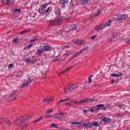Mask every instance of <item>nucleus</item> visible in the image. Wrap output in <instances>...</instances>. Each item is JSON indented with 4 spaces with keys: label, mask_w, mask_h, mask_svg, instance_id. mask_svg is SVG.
<instances>
[{
    "label": "nucleus",
    "mask_w": 130,
    "mask_h": 130,
    "mask_svg": "<svg viewBox=\"0 0 130 130\" xmlns=\"http://www.w3.org/2000/svg\"><path fill=\"white\" fill-rule=\"evenodd\" d=\"M24 122L23 117H21L17 119L14 123L15 125H19L22 124L24 123Z\"/></svg>",
    "instance_id": "nucleus-1"
},
{
    "label": "nucleus",
    "mask_w": 130,
    "mask_h": 130,
    "mask_svg": "<svg viewBox=\"0 0 130 130\" xmlns=\"http://www.w3.org/2000/svg\"><path fill=\"white\" fill-rule=\"evenodd\" d=\"M37 51L36 54L38 55V56H40L41 54L44 52L42 46H40L39 48L37 49Z\"/></svg>",
    "instance_id": "nucleus-2"
},
{
    "label": "nucleus",
    "mask_w": 130,
    "mask_h": 130,
    "mask_svg": "<svg viewBox=\"0 0 130 130\" xmlns=\"http://www.w3.org/2000/svg\"><path fill=\"white\" fill-rule=\"evenodd\" d=\"M93 101V100L90 98H87L83 99L79 102V103H86L92 102Z\"/></svg>",
    "instance_id": "nucleus-3"
},
{
    "label": "nucleus",
    "mask_w": 130,
    "mask_h": 130,
    "mask_svg": "<svg viewBox=\"0 0 130 130\" xmlns=\"http://www.w3.org/2000/svg\"><path fill=\"white\" fill-rule=\"evenodd\" d=\"M78 86V85L76 86V85H71L70 86V87L68 88V90H69V91L70 92L71 91L74 90Z\"/></svg>",
    "instance_id": "nucleus-4"
},
{
    "label": "nucleus",
    "mask_w": 130,
    "mask_h": 130,
    "mask_svg": "<svg viewBox=\"0 0 130 130\" xmlns=\"http://www.w3.org/2000/svg\"><path fill=\"white\" fill-rule=\"evenodd\" d=\"M118 19L119 20H123L126 19L127 18V16L125 14H118Z\"/></svg>",
    "instance_id": "nucleus-5"
},
{
    "label": "nucleus",
    "mask_w": 130,
    "mask_h": 130,
    "mask_svg": "<svg viewBox=\"0 0 130 130\" xmlns=\"http://www.w3.org/2000/svg\"><path fill=\"white\" fill-rule=\"evenodd\" d=\"M100 118L102 120L105 122L109 123L111 121V119L110 118H107L105 116L101 117Z\"/></svg>",
    "instance_id": "nucleus-6"
},
{
    "label": "nucleus",
    "mask_w": 130,
    "mask_h": 130,
    "mask_svg": "<svg viewBox=\"0 0 130 130\" xmlns=\"http://www.w3.org/2000/svg\"><path fill=\"white\" fill-rule=\"evenodd\" d=\"M43 48L45 51H50L52 48V47L48 45L42 46Z\"/></svg>",
    "instance_id": "nucleus-7"
},
{
    "label": "nucleus",
    "mask_w": 130,
    "mask_h": 130,
    "mask_svg": "<svg viewBox=\"0 0 130 130\" xmlns=\"http://www.w3.org/2000/svg\"><path fill=\"white\" fill-rule=\"evenodd\" d=\"M68 0H60V3L64 7H66L68 4Z\"/></svg>",
    "instance_id": "nucleus-8"
},
{
    "label": "nucleus",
    "mask_w": 130,
    "mask_h": 130,
    "mask_svg": "<svg viewBox=\"0 0 130 130\" xmlns=\"http://www.w3.org/2000/svg\"><path fill=\"white\" fill-rule=\"evenodd\" d=\"M99 126V123L97 121H94L92 122L91 124V128L93 127H98Z\"/></svg>",
    "instance_id": "nucleus-9"
},
{
    "label": "nucleus",
    "mask_w": 130,
    "mask_h": 130,
    "mask_svg": "<svg viewBox=\"0 0 130 130\" xmlns=\"http://www.w3.org/2000/svg\"><path fill=\"white\" fill-rule=\"evenodd\" d=\"M122 75V73L119 72L118 73V74H116L114 73H112L111 74V76L112 77L117 76L118 78L119 76H121Z\"/></svg>",
    "instance_id": "nucleus-10"
},
{
    "label": "nucleus",
    "mask_w": 130,
    "mask_h": 130,
    "mask_svg": "<svg viewBox=\"0 0 130 130\" xmlns=\"http://www.w3.org/2000/svg\"><path fill=\"white\" fill-rule=\"evenodd\" d=\"M17 95L14 94H13L8 98V100L10 101H12L16 98Z\"/></svg>",
    "instance_id": "nucleus-11"
},
{
    "label": "nucleus",
    "mask_w": 130,
    "mask_h": 130,
    "mask_svg": "<svg viewBox=\"0 0 130 130\" xmlns=\"http://www.w3.org/2000/svg\"><path fill=\"white\" fill-rule=\"evenodd\" d=\"M74 43L75 45H81L84 44L83 41H74Z\"/></svg>",
    "instance_id": "nucleus-12"
},
{
    "label": "nucleus",
    "mask_w": 130,
    "mask_h": 130,
    "mask_svg": "<svg viewBox=\"0 0 130 130\" xmlns=\"http://www.w3.org/2000/svg\"><path fill=\"white\" fill-rule=\"evenodd\" d=\"M111 22V21L109 20L108 21V22H107L104 24H103L102 25V26L103 27V28H104L105 27L107 26H110V24Z\"/></svg>",
    "instance_id": "nucleus-13"
},
{
    "label": "nucleus",
    "mask_w": 130,
    "mask_h": 130,
    "mask_svg": "<svg viewBox=\"0 0 130 130\" xmlns=\"http://www.w3.org/2000/svg\"><path fill=\"white\" fill-rule=\"evenodd\" d=\"M111 22V21L109 20L108 21V22H107L104 24H103L102 25V26L103 27V28H104L105 27L107 26H110V24Z\"/></svg>",
    "instance_id": "nucleus-14"
},
{
    "label": "nucleus",
    "mask_w": 130,
    "mask_h": 130,
    "mask_svg": "<svg viewBox=\"0 0 130 130\" xmlns=\"http://www.w3.org/2000/svg\"><path fill=\"white\" fill-rule=\"evenodd\" d=\"M103 28L102 25H99L97 26L95 28V29L96 31H99L100 30H101Z\"/></svg>",
    "instance_id": "nucleus-15"
},
{
    "label": "nucleus",
    "mask_w": 130,
    "mask_h": 130,
    "mask_svg": "<svg viewBox=\"0 0 130 130\" xmlns=\"http://www.w3.org/2000/svg\"><path fill=\"white\" fill-rule=\"evenodd\" d=\"M116 35L115 34H112L111 35H110L108 36V39L111 41V38H115L116 37Z\"/></svg>",
    "instance_id": "nucleus-16"
},
{
    "label": "nucleus",
    "mask_w": 130,
    "mask_h": 130,
    "mask_svg": "<svg viewBox=\"0 0 130 130\" xmlns=\"http://www.w3.org/2000/svg\"><path fill=\"white\" fill-rule=\"evenodd\" d=\"M11 11L15 13L19 14L21 12V10L17 9H12Z\"/></svg>",
    "instance_id": "nucleus-17"
},
{
    "label": "nucleus",
    "mask_w": 130,
    "mask_h": 130,
    "mask_svg": "<svg viewBox=\"0 0 130 130\" xmlns=\"http://www.w3.org/2000/svg\"><path fill=\"white\" fill-rule=\"evenodd\" d=\"M82 126L85 127V128H91V124L89 122L87 123H84L83 125Z\"/></svg>",
    "instance_id": "nucleus-18"
},
{
    "label": "nucleus",
    "mask_w": 130,
    "mask_h": 130,
    "mask_svg": "<svg viewBox=\"0 0 130 130\" xmlns=\"http://www.w3.org/2000/svg\"><path fill=\"white\" fill-rule=\"evenodd\" d=\"M97 107L96 108V111L99 110L100 109H101L102 108L104 107V106L103 104H101L97 105L96 106Z\"/></svg>",
    "instance_id": "nucleus-19"
},
{
    "label": "nucleus",
    "mask_w": 130,
    "mask_h": 130,
    "mask_svg": "<svg viewBox=\"0 0 130 130\" xmlns=\"http://www.w3.org/2000/svg\"><path fill=\"white\" fill-rule=\"evenodd\" d=\"M2 3L3 4L9 5L10 3V0H2Z\"/></svg>",
    "instance_id": "nucleus-20"
},
{
    "label": "nucleus",
    "mask_w": 130,
    "mask_h": 130,
    "mask_svg": "<svg viewBox=\"0 0 130 130\" xmlns=\"http://www.w3.org/2000/svg\"><path fill=\"white\" fill-rule=\"evenodd\" d=\"M101 13V11L99 10H98V13H97L95 14L94 15H92L91 17H96L98 16Z\"/></svg>",
    "instance_id": "nucleus-21"
},
{
    "label": "nucleus",
    "mask_w": 130,
    "mask_h": 130,
    "mask_svg": "<svg viewBox=\"0 0 130 130\" xmlns=\"http://www.w3.org/2000/svg\"><path fill=\"white\" fill-rule=\"evenodd\" d=\"M70 27L72 29L71 30L72 31L75 30L76 29V25H75L74 24L71 25Z\"/></svg>",
    "instance_id": "nucleus-22"
},
{
    "label": "nucleus",
    "mask_w": 130,
    "mask_h": 130,
    "mask_svg": "<svg viewBox=\"0 0 130 130\" xmlns=\"http://www.w3.org/2000/svg\"><path fill=\"white\" fill-rule=\"evenodd\" d=\"M55 119H57L58 120L59 119L60 121H62L64 119V116H62L60 117H57L56 116H55Z\"/></svg>",
    "instance_id": "nucleus-23"
},
{
    "label": "nucleus",
    "mask_w": 130,
    "mask_h": 130,
    "mask_svg": "<svg viewBox=\"0 0 130 130\" xmlns=\"http://www.w3.org/2000/svg\"><path fill=\"white\" fill-rule=\"evenodd\" d=\"M67 114L66 113H62L61 112H58L57 113H56L55 114V116H56L57 115L59 116H61L62 115L64 114Z\"/></svg>",
    "instance_id": "nucleus-24"
},
{
    "label": "nucleus",
    "mask_w": 130,
    "mask_h": 130,
    "mask_svg": "<svg viewBox=\"0 0 130 130\" xmlns=\"http://www.w3.org/2000/svg\"><path fill=\"white\" fill-rule=\"evenodd\" d=\"M51 127L52 128H57L58 126L55 123H53L51 124Z\"/></svg>",
    "instance_id": "nucleus-25"
},
{
    "label": "nucleus",
    "mask_w": 130,
    "mask_h": 130,
    "mask_svg": "<svg viewBox=\"0 0 130 130\" xmlns=\"http://www.w3.org/2000/svg\"><path fill=\"white\" fill-rule=\"evenodd\" d=\"M19 38L18 39L17 38H14L13 39L12 41L14 43H18V40H19Z\"/></svg>",
    "instance_id": "nucleus-26"
},
{
    "label": "nucleus",
    "mask_w": 130,
    "mask_h": 130,
    "mask_svg": "<svg viewBox=\"0 0 130 130\" xmlns=\"http://www.w3.org/2000/svg\"><path fill=\"white\" fill-rule=\"evenodd\" d=\"M31 80H30L29 78L28 81L25 83V86H27L28 84L31 82Z\"/></svg>",
    "instance_id": "nucleus-27"
},
{
    "label": "nucleus",
    "mask_w": 130,
    "mask_h": 130,
    "mask_svg": "<svg viewBox=\"0 0 130 130\" xmlns=\"http://www.w3.org/2000/svg\"><path fill=\"white\" fill-rule=\"evenodd\" d=\"M7 119H6L4 118H1L0 119V122L5 123V122H6V120Z\"/></svg>",
    "instance_id": "nucleus-28"
},
{
    "label": "nucleus",
    "mask_w": 130,
    "mask_h": 130,
    "mask_svg": "<svg viewBox=\"0 0 130 130\" xmlns=\"http://www.w3.org/2000/svg\"><path fill=\"white\" fill-rule=\"evenodd\" d=\"M33 45L32 43H31L30 45H26L25 46V49L26 48H29Z\"/></svg>",
    "instance_id": "nucleus-29"
},
{
    "label": "nucleus",
    "mask_w": 130,
    "mask_h": 130,
    "mask_svg": "<svg viewBox=\"0 0 130 130\" xmlns=\"http://www.w3.org/2000/svg\"><path fill=\"white\" fill-rule=\"evenodd\" d=\"M82 51H81V50H80L79 51H77V52H76L75 54H74V55H75L76 57L80 53H81L82 52Z\"/></svg>",
    "instance_id": "nucleus-30"
},
{
    "label": "nucleus",
    "mask_w": 130,
    "mask_h": 130,
    "mask_svg": "<svg viewBox=\"0 0 130 130\" xmlns=\"http://www.w3.org/2000/svg\"><path fill=\"white\" fill-rule=\"evenodd\" d=\"M88 48V47L87 46H86L83 49L81 50L82 52H84L85 51H86Z\"/></svg>",
    "instance_id": "nucleus-31"
},
{
    "label": "nucleus",
    "mask_w": 130,
    "mask_h": 130,
    "mask_svg": "<svg viewBox=\"0 0 130 130\" xmlns=\"http://www.w3.org/2000/svg\"><path fill=\"white\" fill-rule=\"evenodd\" d=\"M43 118V117H41V118H39V119H37V120H35L34 122V123H36L37 122H38L40 121Z\"/></svg>",
    "instance_id": "nucleus-32"
},
{
    "label": "nucleus",
    "mask_w": 130,
    "mask_h": 130,
    "mask_svg": "<svg viewBox=\"0 0 130 130\" xmlns=\"http://www.w3.org/2000/svg\"><path fill=\"white\" fill-rule=\"evenodd\" d=\"M44 10V8L42 7L41 9H39L38 10L39 12L41 14H42L43 13V10Z\"/></svg>",
    "instance_id": "nucleus-33"
},
{
    "label": "nucleus",
    "mask_w": 130,
    "mask_h": 130,
    "mask_svg": "<svg viewBox=\"0 0 130 130\" xmlns=\"http://www.w3.org/2000/svg\"><path fill=\"white\" fill-rule=\"evenodd\" d=\"M5 123L7 124L8 125H10L11 124L9 120L7 119L6 120V122H5Z\"/></svg>",
    "instance_id": "nucleus-34"
},
{
    "label": "nucleus",
    "mask_w": 130,
    "mask_h": 130,
    "mask_svg": "<svg viewBox=\"0 0 130 130\" xmlns=\"http://www.w3.org/2000/svg\"><path fill=\"white\" fill-rule=\"evenodd\" d=\"M88 2V0H82L81 1V3L82 4H84L87 3Z\"/></svg>",
    "instance_id": "nucleus-35"
},
{
    "label": "nucleus",
    "mask_w": 130,
    "mask_h": 130,
    "mask_svg": "<svg viewBox=\"0 0 130 130\" xmlns=\"http://www.w3.org/2000/svg\"><path fill=\"white\" fill-rule=\"evenodd\" d=\"M51 7H49L46 10L44 11V12L46 13H48L49 11L51 10Z\"/></svg>",
    "instance_id": "nucleus-36"
},
{
    "label": "nucleus",
    "mask_w": 130,
    "mask_h": 130,
    "mask_svg": "<svg viewBox=\"0 0 130 130\" xmlns=\"http://www.w3.org/2000/svg\"><path fill=\"white\" fill-rule=\"evenodd\" d=\"M73 67H70L69 68H67L66 70H64V71L66 72H67L70 69H71Z\"/></svg>",
    "instance_id": "nucleus-37"
},
{
    "label": "nucleus",
    "mask_w": 130,
    "mask_h": 130,
    "mask_svg": "<svg viewBox=\"0 0 130 130\" xmlns=\"http://www.w3.org/2000/svg\"><path fill=\"white\" fill-rule=\"evenodd\" d=\"M53 111V110L52 109L49 110H48L46 112V113H51Z\"/></svg>",
    "instance_id": "nucleus-38"
},
{
    "label": "nucleus",
    "mask_w": 130,
    "mask_h": 130,
    "mask_svg": "<svg viewBox=\"0 0 130 130\" xmlns=\"http://www.w3.org/2000/svg\"><path fill=\"white\" fill-rule=\"evenodd\" d=\"M90 111L92 112L93 113L94 112L95 110L93 109V108H90Z\"/></svg>",
    "instance_id": "nucleus-39"
},
{
    "label": "nucleus",
    "mask_w": 130,
    "mask_h": 130,
    "mask_svg": "<svg viewBox=\"0 0 130 130\" xmlns=\"http://www.w3.org/2000/svg\"><path fill=\"white\" fill-rule=\"evenodd\" d=\"M77 122L75 121L72 122L70 124H77Z\"/></svg>",
    "instance_id": "nucleus-40"
},
{
    "label": "nucleus",
    "mask_w": 130,
    "mask_h": 130,
    "mask_svg": "<svg viewBox=\"0 0 130 130\" xmlns=\"http://www.w3.org/2000/svg\"><path fill=\"white\" fill-rule=\"evenodd\" d=\"M13 67V64H10L8 66V68H12Z\"/></svg>",
    "instance_id": "nucleus-41"
},
{
    "label": "nucleus",
    "mask_w": 130,
    "mask_h": 130,
    "mask_svg": "<svg viewBox=\"0 0 130 130\" xmlns=\"http://www.w3.org/2000/svg\"><path fill=\"white\" fill-rule=\"evenodd\" d=\"M93 76L92 75L90 77H89V78H88V82H89V83H90L91 82V81H92V79L90 77H92Z\"/></svg>",
    "instance_id": "nucleus-42"
},
{
    "label": "nucleus",
    "mask_w": 130,
    "mask_h": 130,
    "mask_svg": "<svg viewBox=\"0 0 130 130\" xmlns=\"http://www.w3.org/2000/svg\"><path fill=\"white\" fill-rule=\"evenodd\" d=\"M25 61L26 62V63H28L30 62V60L28 58L26 59V60H25Z\"/></svg>",
    "instance_id": "nucleus-43"
},
{
    "label": "nucleus",
    "mask_w": 130,
    "mask_h": 130,
    "mask_svg": "<svg viewBox=\"0 0 130 130\" xmlns=\"http://www.w3.org/2000/svg\"><path fill=\"white\" fill-rule=\"evenodd\" d=\"M65 72L64 71V70L63 71H62L60 72L58 74V75L59 76L61 74H63L64 72Z\"/></svg>",
    "instance_id": "nucleus-44"
},
{
    "label": "nucleus",
    "mask_w": 130,
    "mask_h": 130,
    "mask_svg": "<svg viewBox=\"0 0 130 130\" xmlns=\"http://www.w3.org/2000/svg\"><path fill=\"white\" fill-rule=\"evenodd\" d=\"M106 106L107 107L110 108L111 107V105L109 104H106Z\"/></svg>",
    "instance_id": "nucleus-45"
},
{
    "label": "nucleus",
    "mask_w": 130,
    "mask_h": 130,
    "mask_svg": "<svg viewBox=\"0 0 130 130\" xmlns=\"http://www.w3.org/2000/svg\"><path fill=\"white\" fill-rule=\"evenodd\" d=\"M47 4H42V7L44 9L45 8L46 6L47 5Z\"/></svg>",
    "instance_id": "nucleus-46"
},
{
    "label": "nucleus",
    "mask_w": 130,
    "mask_h": 130,
    "mask_svg": "<svg viewBox=\"0 0 130 130\" xmlns=\"http://www.w3.org/2000/svg\"><path fill=\"white\" fill-rule=\"evenodd\" d=\"M123 106H124V104H122L121 105H118V106L120 107V108H123Z\"/></svg>",
    "instance_id": "nucleus-47"
},
{
    "label": "nucleus",
    "mask_w": 130,
    "mask_h": 130,
    "mask_svg": "<svg viewBox=\"0 0 130 130\" xmlns=\"http://www.w3.org/2000/svg\"><path fill=\"white\" fill-rule=\"evenodd\" d=\"M61 20V18H58L56 20V22L59 23L60 22V21Z\"/></svg>",
    "instance_id": "nucleus-48"
},
{
    "label": "nucleus",
    "mask_w": 130,
    "mask_h": 130,
    "mask_svg": "<svg viewBox=\"0 0 130 130\" xmlns=\"http://www.w3.org/2000/svg\"><path fill=\"white\" fill-rule=\"evenodd\" d=\"M64 99L60 100L59 101V102H58V104L60 103L61 102H64Z\"/></svg>",
    "instance_id": "nucleus-49"
},
{
    "label": "nucleus",
    "mask_w": 130,
    "mask_h": 130,
    "mask_svg": "<svg viewBox=\"0 0 130 130\" xmlns=\"http://www.w3.org/2000/svg\"><path fill=\"white\" fill-rule=\"evenodd\" d=\"M30 118V117H29L26 115H25V120L28 119L29 118Z\"/></svg>",
    "instance_id": "nucleus-50"
},
{
    "label": "nucleus",
    "mask_w": 130,
    "mask_h": 130,
    "mask_svg": "<svg viewBox=\"0 0 130 130\" xmlns=\"http://www.w3.org/2000/svg\"><path fill=\"white\" fill-rule=\"evenodd\" d=\"M14 0H10V3L13 4L14 3Z\"/></svg>",
    "instance_id": "nucleus-51"
},
{
    "label": "nucleus",
    "mask_w": 130,
    "mask_h": 130,
    "mask_svg": "<svg viewBox=\"0 0 130 130\" xmlns=\"http://www.w3.org/2000/svg\"><path fill=\"white\" fill-rule=\"evenodd\" d=\"M96 37V35H95L92 37H91V39L92 40H93Z\"/></svg>",
    "instance_id": "nucleus-52"
},
{
    "label": "nucleus",
    "mask_w": 130,
    "mask_h": 130,
    "mask_svg": "<svg viewBox=\"0 0 130 130\" xmlns=\"http://www.w3.org/2000/svg\"><path fill=\"white\" fill-rule=\"evenodd\" d=\"M76 56H75V55H74V54L73 56H72L70 58L71 59V60L74 57H75Z\"/></svg>",
    "instance_id": "nucleus-53"
},
{
    "label": "nucleus",
    "mask_w": 130,
    "mask_h": 130,
    "mask_svg": "<svg viewBox=\"0 0 130 130\" xmlns=\"http://www.w3.org/2000/svg\"><path fill=\"white\" fill-rule=\"evenodd\" d=\"M55 116H52V115H50L49 116V118H55Z\"/></svg>",
    "instance_id": "nucleus-54"
},
{
    "label": "nucleus",
    "mask_w": 130,
    "mask_h": 130,
    "mask_svg": "<svg viewBox=\"0 0 130 130\" xmlns=\"http://www.w3.org/2000/svg\"><path fill=\"white\" fill-rule=\"evenodd\" d=\"M24 86V83H23L21 85L20 88H22Z\"/></svg>",
    "instance_id": "nucleus-55"
},
{
    "label": "nucleus",
    "mask_w": 130,
    "mask_h": 130,
    "mask_svg": "<svg viewBox=\"0 0 130 130\" xmlns=\"http://www.w3.org/2000/svg\"><path fill=\"white\" fill-rule=\"evenodd\" d=\"M58 14L59 15H60V14H61V12H60V10L58 9Z\"/></svg>",
    "instance_id": "nucleus-56"
},
{
    "label": "nucleus",
    "mask_w": 130,
    "mask_h": 130,
    "mask_svg": "<svg viewBox=\"0 0 130 130\" xmlns=\"http://www.w3.org/2000/svg\"><path fill=\"white\" fill-rule=\"evenodd\" d=\"M118 15H116L115 17V18H114V19H117V20H118Z\"/></svg>",
    "instance_id": "nucleus-57"
},
{
    "label": "nucleus",
    "mask_w": 130,
    "mask_h": 130,
    "mask_svg": "<svg viewBox=\"0 0 130 130\" xmlns=\"http://www.w3.org/2000/svg\"><path fill=\"white\" fill-rule=\"evenodd\" d=\"M50 115H47V113H46L45 114V117H46L49 118Z\"/></svg>",
    "instance_id": "nucleus-58"
},
{
    "label": "nucleus",
    "mask_w": 130,
    "mask_h": 130,
    "mask_svg": "<svg viewBox=\"0 0 130 130\" xmlns=\"http://www.w3.org/2000/svg\"><path fill=\"white\" fill-rule=\"evenodd\" d=\"M37 40V39H35L34 40H31L29 42H34Z\"/></svg>",
    "instance_id": "nucleus-59"
},
{
    "label": "nucleus",
    "mask_w": 130,
    "mask_h": 130,
    "mask_svg": "<svg viewBox=\"0 0 130 130\" xmlns=\"http://www.w3.org/2000/svg\"><path fill=\"white\" fill-rule=\"evenodd\" d=\"M69 47H70L68 45H67V46H63V48L64 49L65 48H69Z\"/></svg>",
    "instance_id": "nucleus-60"
},
{
    "label": "nucleus",
    "mask_w": 130,
    "mask_h": 130,
    "mask_svg": "<svg viewBox=\"0 0 130 130\" xmlns=\"http://www.w3.org/2000/svg\"><path fill=\"white\" fill-rule=\"evenodd\" d=\"M84 121H82V122H77V124H80L82 123H84Z\"/></svg>",
    "instance_id": "nucleus-61"
},
{
    "label": "nucleus",
    "mask_w": 130,
    "mask_h": 130,
    "mask_svg": "<svg viewBox=\"0 0 130 130\" xmlns=\"http://www.w3.org/2000/svg\"><path fill=\"white\" fill-rule=\"evenodd\" d=\"M45 101H46V102L48 103H49L50 102L49 101L48 99H45Z\"/></svg>",
    "instance_id": "nucleus-62"
},
{
    "label": "nucleus",
    "mask_w": 130,
    "mask_h": 130,
    "mask_svg": "<svg viewBox=\"0 0 130 130\" xmlns=\"http://www.w3.org/2000/svg\"><path fill=\"white\" fill-rule=\"evenodd\" d=\"M70 100L69 98H67L66 99H64V101H68Z\"/></svg>",
    "instance_id": "nucleus-63"
},
{
    "label": "nucleus",
    "mask_w": 130,
    "mask_h": 130,
    "mask_svg": "<svg viewBox=\"0 0 130 130\" xmlns=\"http://www.w3.org/2000/svg\"><path fill=\"white\" fill-rule=\"evenodd\" d=\"M24 34V30H23L21 32L20 34Z\"/></svg>",
    "instance_id": "nucleus-64"
}]
</instances>
